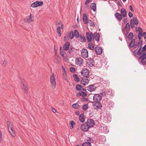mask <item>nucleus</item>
Wrapping results in <instances>:
<instances>
[{"label":"nucleus","instance_id":"7ed1b4c3","mask_svg":"<svg viewBox=\"0 0 146 146\" xmlns=\"http://www.w3.org/2000/svg\"><path fill=\"white\" fill-rule=\"evenodd\" d=\"M84 62V60L81 57H77L76 58L75 63L77 66H82Z\"/></svg>","mask_w":146,"mask_h":146},{"label":"nucleus","instance_id":"412c9836","mask_svg":"<svg viewBox=\"0 0 146 146\" xmlns=\"http://www.w3.org/2000/svg\"><path fill=\"white\" fill-rule=\"evenodd\" d=\"M70 44L68 42H67L64 44L63 46V49L64 50H67L70 47Z\"/></svg>","mask_w":146,"mask_h":146},{"label":"nucleus","instance_id":"c03bdc74","mask_svg":"<svg viewBox=\"0 0 146 146\" xmlns=\"http://www.w3.org/2000/svg\"><path fill=\"white\" fill-rule=\"evenodd\" d=\"M82 146H91V145L90 143L86 142L83 143Z\"/></svg>","mask_w":146,"mask_h":146},{"label":"nucleus","instance_id":"e433bc0d","mask_svg":"<svg viewBox=\"0 0 146 146\" xmlns=\"http://www.w3.org/2000/svg\"><path fill=\"white\" fill-rule=\"evenodd\" d=\"M74 49L72 46L70 47L68 50V52L70 54H72L73 52L74 51Z\"/></svg>","mask_w":146,"mask_h":146},{"label":"nucleus","instance_id":"aec40b11","mask_svg":"<svg viewBox=\"0 0 146 146\" xmlns=\"http://www.w3.org/2000/svg\"><path fill=\"white\" fill-rule=\"evenodd\" d=\"M142 42L141 40H140L137 44H135L134 46L133 47L134 49H136V48H139L140 47H141V46L142 45Z\"/></svg>","mask_w":146,"mask_h":146},{"label":"nucleus","instance_id":"dca6fc26","mask_svg":"<svg viewBox=\"0 0 146 146\" xmlns=\"http://www.w3.org/2000/svg\"><path fill=\"white\" fill-rule=\"evenodd\" d=\"M95 50L96 54H100L102 52V49L100 46H97L95 48Z\"/></svg>","mask_w":146,"mask_h":146},{"label":"nucleus","instance_id":"4be33fe9","mask_svg":"<svg viewBox=\"0 0 146 146\" xmlns=\"http://www.w3.org/2000/svg\"><path fill=\"white\" fill-rule=\"evenodd\" d=\"M120 12L121 13V15L124 17H127V11L126 10L123 8H122L120 10Z\"/></svg>","mask_w":146,"mask_h":146},{"label":"nucleus","instance_id":"0eeeda50","mask_svg":"<svg viewBox=\"0 0 146 146\" xmlns=\"http://www.w3.org/2000/svg\"><path fill=\"white\" fill-rule=\"evenodd\" d=\"M58 24H60L61 26L60 27H58L57 29V32L58 34V35L59 36H61V34L60 33L61 32V30H60V29H62L63 28V24L61 23V22L59 21L58 22V23L57 22L56 23V25H58Z\"/></svg>","mask_w":146,"mask_h":146},{"label":"nucleus","instance_id":"ddd939ff","mask_svg":"<svg viewBox=\"0 0 146 146\" xmlns=\"http://www.w3.org/2000/svg\"><path fill=\"white\" fill-rule=\"evenodd\" d=\"M86 36L87 41L89 42H91L92 38L94 37L92 33H89L88 32L86 33Z\"/></svg>","mask_w":146,"mask_h":146},{"label":"nucleus","instance_id":"f704fd0d","mask_svg":"<svg viewBox=\"0 0 146 146\" xmlns=\"http://www.w3.org/2000/svg\"><path fill=\"white\" fill-rule=\"evenodd\" d=\"M101 130L104 133H107L108 132V130L106 127L101 128Z\"/></svg>","mask_w":146,"mask_h":146},{"label":"nucleus","instance_id":"864d4df0","mask_svg":"<svg viewBox=\"0 0 146 146\" xmlns=\"http://www.w3.org/2000/svg\"><path fill=\"white\" fill-rule=\"evenodd\" d=\"M80 39L82 40V41L85 42V37L82 36L80 35Z\"/></svg>","mask_w":146,"mask_h":146},{"label":"nucleus","instance_id":"f03ea898","mask_svg":"<svg viewBox=\"0 0 146 146\" xmlns=\"http://www.w3.org/2000/svg\"><path fill=\"white\" fill-rule=\"evenodd\" d=\"M50 81L52 88L53 89H55L56 87V82L55 78L53 74L50 76Z\"/></svg>","mask_w":146,"mask_h":146},{"label":"nucleus","instance_id":"f257e3e1","mask_svg":"<svg viewBox=\"0 0 146 146\" xmlns=\"http://www.w3.org/2000/svg\"><path fill=\"white\" fill-rule=\"evenodd\" d=\"M138 60L140 61L142 64L145 65L146 64V53L144 52L139 58Z\"/></svg>","mask_w":146,"mask_h":146},{"label":"nucleus","instance_id":"20e7f679","mask_svg":"<svg viewBox=\"0 0 146 146\" xmlns=\"http://www.w3.org/2000/svg\"><path fill=\"white\" fill-rule=\"evenodd\" d=\"M43 4V2L42 1H36L32 3L31 5V6L33 8H35L39 6H41Z\"/></svg>","mask_w":146,"mask_h":146},{"label":"nucleus","instance_id":"a878e982","mask_svg":"<svg viewBox=\"0 0 146 146\" xmlns=\"http://www.w3.org/2000/svg\"><path fill=\"white\" fill-rule=\"evenodd\" d=\"M87 95V94L86 92L82 91L79 92L78 94H77L76 96H78L80 95L83 97H85Z\"/></svg>","mask_w":146,"mask_h":146},{"label":"nucleus","instance_id":"5701e85b","mask_svg":"<svg viewBox=\"0 0 146 146\" xmlns=\"http://www.w3.org/2000/svg\"><path fill=\"white\" fill-rule=\"evenodd\" d=\"M82 19L83 22L84 24H86L88 23L87 17L86 14H83L82 17Z\"/></svg>","mask_w":146,"mask_h":146},{"label":"nucleus","instance_id":"f3484780","mask_svg":"<svg viewBox=\"0 0 146 146\" xmlns=\"http://www.w3.org/2000/svg\"><path fill=\"white\" fill-rule=\"evenodd\" d=\"M96 87L94 85H91L87 87V90L90 92L94 91L96 90Z\"/></svg>","mask_w":146,"mask_h":146},{"label":"nucleus","instance_id":"79ce46f5","mask_svg":"<svg viewBox=\"0 0 146 146\" xmlns=\"http://www.w3.org/2000/svg\"><path fill=\"white\" fill-rule=\"evenodd\" d=\"M133 37V34L132 32H130L128 36V38L129 40H131L132 39Z\"/></svg>","mask_w":146,"mask_h":146},{"label":"nucleus","instance_id":"338daca9","mask_svg":"<svg viewBox=\"0 0 146 146\" xmlns=\"http://www.w3.org/2000/svg\"><path fill=\"white\" fill-rule=\"evenodd\" d=\"M130 9L132 12H134V10L133 8L132 7L131 5H130L129 6Z\"/></svg>","mask_w":146,"mask_h":146},{"label":"nucleus","instance_id":"393cba45","mask_svg":"<svg viewBox=\"0 0 146 146\" xmlns=\"http://www.w3.org/2000/svg\"><path fill=\"white\" fill-rule=\"evenodd\" d=\"M11 135L13 137H15L16 136V134L15 130L13 128L8 131Z\"/></svg>","mask_w":146,"mask_h":146},{"label":"nucleus","instance_id":"a19ab883","mask_svg":"<svg viewBox=\"0 0 146 146\" xmlns=\"http://www.w3.org/2000/svg\"><path fill=\"white\" fill-rule=\"evenodd\" d=\"M74 35L76 38H78L79 36V34L78 31L77 30H75L74 31Z\"/></svg>","mask_w":146,"mask_h":146},{"label":"nucleus","instance_id":"4d7b16f0","mask_svg":"<svg viewBox=\"0 0 146 146\" xmlns=\"http://www.w3.org/2000/svg\"><path fill=\"white\" fill-rule=\"evenodd\" d=\"M142 34H138V38L139 39V41L141 40V36H142Z\"/></svg>","mask_w":146,"mask_h":146},{"label":"nucleus","instance_id":"9d476101","mask_svg":"<svg viewBox=\"0 0 146 146\" xmlns=\"http://www.w3.org/2000/svg\"><path fill=\"white\" fill-rule=\"evenodd\" d=\"M88 77L82 78L81 81V84L84 86L88 84L89 82V80L88 79Z\"/></svg>","mask_w":146,"mask_h":146},{"label":"nucleus","instance_id":"a18cd8bd","mask_svg":"<svg viewBox=\"0 0 146 146\" xmlns=\"http://www.w3.org/2000/svg\"><path fill=\"white\" fill-rule=\"evenodd\" d=\"M74 35L72 31L70 32L69 33V38L70 39H72L74 38Z\"/></svg>","mask_w":146,"mask_h":146},{"label":"nucleus","instance_id":"37998d69","mask_svg":"<svg viewBox=\"0 0 146 146\" xmlns=\"http://www.w3.org/2000/svg\"><path fill=\"white\" fill-rule=\"evenodd\" d=\"M133 22L135 25H137L138 24V22L136 17H133Z\"/></svg>","mask_w":146,"mask_h":146},{"label":"nucleus","instance_id":"c9c22d12","mask_svg":"<svg viewBox=\"0 0 146 146\" xmlns=\"http://www.w3.org/2000/svg\"><path fill=\"white\" fill-rule=\"evenodd\" d=\"M8 123H7V127H8V131H9V130H10V129H13V127L12 125V124L10 123V122H9L8 121Z\"/></svg>","mask_w":146,"mask_h":146},{"label":"nucleus","instance_id":"39448f33","mask_svg":"<svg viewBox=\"0 0 146 146\" xmlns=\"http://www.w3.org/2000/svg\"><path fill=\"white\" fill-rule=\"evenodd\" d=\"M102 100V96L99 94H95L93 96V100L96 102L98 103Z\"/></svg>","mask_w":146,"mask_h":146},{"label":"nucleus","instance_id":"680f3d73","mask_svg":"<svg viewBox=\"0 0 146 146\" xmlns=\"http://www.w3.org/2000/svg\"><path fill=\"white\" fill-rule=\"evenodd\" d=\"M90 21L91 22V23H90V26L92 27L94 26L95 25L94 23V22L91 20H90Z\"/></svg>","mask_w":146,"mask_h":146},{"label":"nucleus","instance_id":"a211bd4d","mask_svg":"<svg viewBox=\"0 0 146 146\" xmlns=\"http://www.w3.org/2000/svg\"><path fill=\"white\" fill-rule=\"evenodd\" d=\"M55 59L56 63L57 64H60L61 62V58L57 54H56L55 56Z\"/></svg>","mask_w":146,"mask_h":146},{"label":"nucleus","instance_id":"0e129e2a","mask_svg":"<svg viewBox=\"0 0 146 146\" xmlns=\"http://www.w3.org/2000/svg\"><path fill=\"white\" fill-rule=\"evenodd\" d=\"M6 64H7V62L5 60H4L3 62V63L2 64V66H5L6 65Z\"/></svg>","mask_w":146,"mask_h":146},{"label":"nucleus","instance_id":"6e6552de","mask_svg":"<svg viewBox=\"0 0 146 146\" xmlns=\"http://www.w3.org/2000/svg\"><path fill=\"white\" fill-rule=\"evenodd\" d=\"M80 128L83 131L86 132L88 131L90 128L89 126H88L87 123H86L82 124Z\"/></svg>","mask_w":146,"mask_h":146},{"label":"nucleus","instance_id":"13d9d810","mask_svg":"<svg viewBox=\"0 0 146 146\" xmlns=\"http://www.w3.org/2000/svg\"><path fill=\"white\" fill-rule=\"evenodd\" d=\"M128 16L130 18H131L133 16V14L131 12H129L128 13Z\"/></svg>","mask_w":146,"mask_h":146},{"label":"nucleus","instance_id":"b1692460","mask_svg":"<svg viewBox=\"0 0 146 146\" xmlns=\"http://www.w3.org/2000/svg\"><path fill=\"white\" fill-rule=\"evenodd\" d=\"M94 37L93 38H95L97 42H98L100 40V37L99 34L98 33H95L94 34Z\"/></svg>","mask_w":146,"mask_h":146},{"label":"nucleus","instance_id":"58836bf2","mask_svg":"<svg viewBox=\"0 0 146 146\" xmlns=\"http://www.w3.org/2000/svg\"><path fill=\"white\" fill-rule=\"evenodd\" d=\"M135 29L136 30V31H138L139 32L138 34H142V30L141 28L140 27H136Z\"/></svg>","mask_w":146,"mask_h":146},{"label":"nucleus","instance_id":"69168bd1","mask_svg":"<svg viewBox=\"0 0 146 146\" xmlns=\"http://www.w3.org/2000/svg\"><path fill=\"white\" fill-rule=\"evenodd\" d=\"M142 51H143V52L145 51L146 50V45H145L143 48L142 49Z\"/></svg>","mask_w":146,"mask_h":146},{"label":"nucleus","instance_id":"603ef678","mask_svg":"<svg viewBox=\"0 0 146 146\" xmlns=\"http://www.w3.org/2000/svg\"><path fill=\"white\" fill-rule=\"evenodd\" d=\"M130 25L132 28H134L135 27V26L133 23V22L132 19H131L130 20Z\"/></svg>","mask_w":146,"mask_h":146},{"label":"nucleus","instance_id":"cd10ccee","mask_svg":"<svg viewBox=\"0 0 146 146\" xmlns=\"http://www.w3.org/2000/svg\"><path fill=\"white\" fill-rule=\"evenodd\" d=\"M90 7L94 11H96V6L95 3H92Z\"/></svg>","mask_w":146,"mask_h":146},{"label":"nucleus","instance_id":"ea45409f","mask_svg":"<svg viewBox=\"0 0 146 146\" xmlns=\"http://www.w3.org/2000/svg\"><path fill=\"white\" fill-rule=\"evenodd\" d=\"M75 124V122L74 121H71L69 123L70 128L71 129H72L73 128L74 125Z\"/></svg>","mask_w":146,"mask_h":146},{"label":"nucleus","instance_id":"6ab92c4d","mask_svg":"<svg viewBox=\"0 0 146 146\" xmlns=\"http://www.w3.org/2000/svg\"><path fill=\"white\" fill-rule=\"evenodd\" d=\"M115 16L119 21H121L122 19V15L118 13H115Z\"/></svg>","mask_w":146,"mask_h":146},{"label":"nucleus","instance_id":"de8ad7c7","mask_svg":"<svg viewBox=\"0 0 146 146\" xmlns=\"http://www.w3.org/2000/svg\"><path fill=\"white\" fill-rule=\"evenodd\" d=\"M130 28V26L129 23H128L126 24L125 26V30L127 31Z\"/></svg>","mask_w":146,"mask_h":146},{"label":"nucleus","instance_id":"2f4dec72","mask_svg":"<svg viewBox=\"0 0 146 146\" xmlns=\"http://www.w3.org/2000/svg\"><path fill=\"white\" fill-rule=\"evenodd\" d=\"M88 47L91 50H94L95 48V46L94 44L91 43L88 44Z\"/></svg>","mask_w":146,"mask_h":146},{"label":"nucleus","instance_id":"7c9ffc66","mask_svg":"<svg viewBox=\"0 0 146 146\" xmlns=\"http://www.w3.org/2000/svg\"><path fill=\"white\" fill-rule=\"evenodd\" d=\"M108 93V92L106 90H102L100 92V94L102 96H104L106 95Z\"/></svg>","mask_w":146,"mask_h":146},{"label":"nucleus","instance_id":"e2e57ef3","mask_svg":"<svg viewBox=\"0 0 146 146\" xmlns=\"http://www.w3.org/2000/svg\"><path fill=\"white\" fill-rule=\"evenodd\" d=\"M91 1V0H86L85 3V5H86L87 4H88Z\"/></svg>","mask_w":146,"mask_h":146},{"label":"nucleus","instance_id":"423d86ee","mask_svg":"<svg viewBox=\"0 0 146 146\" xmlns=\"http://www.w3.org/2000/svg\"><path fill=\"white\" fill-rule=\"evenodd\" d=\"M86 123L90 128L93 127L95 125L94 120L91 119H88Z\"/></svg>","mask_w":146,"mask_h":146},{"label":"nucleus","instance_id":"9b49d317","mask_svg":"<svg viewBox=\"0 0 146 146\" xmlns=\"http://www.w3.org/2000/svg\"><path fill=\"white\" fill-rule=\"evenodd\" d=\"M94 65V63L93 59L91 58H89L86 63V65L89 67H92Z\"/></svg>","mask_w":146,"mask_h":146},{"label":"nucleus","instance_id":"f8f14e48","mask_svg":"<svg viewBox=\"0 0 146 146\" xmlns=\"http://www.w3.org/2000/svg\"><path fill=\"white\" fill-rule=\"evenodd\" d=\"M82 75L83 77H87L89 73V71L86 68H84L81 72Z\"/></svg>","mask_w":146,"mask_h":146},{"label":"nucleus","instance_id":"c85d7f7f","mask_svg":"<svg viewBox=\"0 0 146 146\" xmlns=\"http://www.w3.org/2000/svg\"><path fill=\"white\" fill-rule=\"evenodd\" d=\"M84 116L83 114H81L80 115L79 118V120L81 122H84Z\"/></svg>","mask_w":146,"mask_h":146},{"label":"nucleus","instance_id":"5fc2aeb1","mask_svg":"<svg viewBox=\"0 0 146 146\" xmlns=\"http://www.w3.org/2000/svg\"><path fill=\"white\" fill-rule=\"evenodd\" d=\"M96 106V107L97 108H101L102 106L101 104L100 103H98L97 104L95 105Z\"/></svg>","mask_w":146,"mask_h":146},{"label":"nucleus","instance_id":"774afa93","mask_svg":"<svg viewBox=\"0 0 146 146\" xmlns=\"http://www.w3.org/2000/svg\"><path fill=\"white\" fill-rule=\"evenodd\" d=\"M51 110H52V111L54 113L56 112V110L54 108H53V107H51Z\"/></svg>","mask_w":146,"mask_h":146},{"label":"nucleus","instance_id":"49530a36","mask_svg":"<svg viewBox=\"0 0 146 146\" xmlns=\"http://www.w3.org/2000/svg\"><path fill=\"white\" fill-rule=\"evenodd\" d=\"M88 105L87 104H86L84 105L82 108V110L84 111H86L88 108Z\"/></svg>","mask_w":146,"mask_h":146},{"label":"nucleus","instance_id":"c756f323","mask_svg":"<svg viewBox=\"0 0 146 146\" xmlns=\"http://www.w3.org/2000/svg\"><path fill=\"white\" fill-rule=\"evenodd\" d=\"M73 76L74 80L76 82H79L80 81V79L77 75L76 74L73 75Z\"/></svg>","mask_w":146,"mask_h":146},{"label":"nucleus","instance_id":"2eb2a0df","mask_svg":"<svg viewBox=\"0 0 146 146\" xmlns=\"http://www.w3.org/2000/svg\"><path fill=\"white\" fill-rule=\"evenodd\" d=\"M34 17L31 14H30V15L28 16L27 18L24 19V21L25 22L27 23H30L33 21V20L32 19Z\"/></svg>","mask_w":146,"mask_h":146},{"label":"nucleus","instance_id":"bb28decb","mask_svg":"<svg viewBox=\"0 0 146 146\" xmlns=\"http://www.w3.org/2000/svg\"><path fill=\"white\" fill-rule=\"evenodd\" d=\"M135 39H133L129 44V46L130 48L133 47L135 45Z\"/></svg>","mask_w":146,"mask_h":146},{"label":"nucleus","instance_id":"09e8293b","mask_svg":"<svg viewBox=\"0 0 146 146\" xmlns=\"http://www.w3.org/2000/svg\"><path fill=\"white\" fill-rule=\"evenodd\" d=\"M63 77L64 78L65 80H67V74L66 71H63Z\"/></svg>","mask_w":146,"mask_h":146},{"label":"nucleus","instance_id":"bf43d9fd","mask_svg":"<svg viewBox=\"0 0 146 146\" xmlns=\"http://www.w3.org/2000/svg\"><path fill=\"white\" fill-rule=\"evenodd\" d=\"M2 135L1 132L0 131V143H1V139H2Z\"/></svg>","mask_w":146,"mask_h":146},{"label":"nucleus","instance_id":"4468645a","mask_svg":"<svg viewBox=\"0 0 146 146\" xmlns=\"http://www.w3.org/2000/svg\"><path fill=\"white\" fill-rule=\"evenodd\" d=\"M60 53L65 61H67L68 60L66 57L67 54L64 51L61 50V47L60 48Z\"/></svg>","mask_w":146,"mask_h":146},{"label":"nucleus","instance_id":"3c124183","mask_svg":"<svg viewBox=\"0 0 146 146\" xmlns=\"http://www.w3.org/2000/svg\"><path fill=\"white\" fill-rule=\"evenodd\" d=\"M139 48V49L138 50V55H140L142 52H143V51H142V49L141 48V47H140Z\"/></svg>","mask_w":146,"mask_h":146},{"label":"nucleus","instance_id":"8fccbe9b","mask_svg":"<svg viewBox=\"0 0 146 146\" xmlns=\"http://www.w3.org/2000/svg\"><path fill=\"white\" fill-rule=\"evenodd\" d=\"M136 49L135 50H134L133 52V54H134V56H137V55H138V50H137V49L138 48H136Z\"/></svg>","mask_w":146,"mask_h":146},{"label":"nucleus","instance_id":"4c0bfd02","mask_svg":"<svg viewBox=\"0 0 146 146\" xmlns=\"http://www.w3.org/2000/svg\"><path fill=\"white\" fill-rule=\"evenodd\" d=\"M23 88L25 90V92L26 93H27V86L25 84H23Z\"/></svg>","mask_w":146,"mask_h":146},{"label":"nucleus","instance_id":"72a5a7b5","mask_svg":"<svg viewBox=\"0 0 146 146\" xmlns=\"http://www.w3.org/2000/svg\"><path fill=\"white\" fill-rule=\"evenodd\" d=\"M82 86L80 84H77L76 86V90L78 91L82 90Z\"/></svg>","mask_w":146,"mask_h":146},{"label":"nucleus","instance_id":"6e6d98bb","mask_svg":"<svg viewBox=\"0 0 146 146\" xmlns=\"http://www.w3.org/2000/svg\"><path fill=\"white\" fill-rule=\"evenodd\" d=\"M70 71L71 72H74L75 71V68L74 67H70Z\"/></svg>","mask_w":146,"mask_h":146},{"label":"nucleus","instance_id":"473e14b6","mask_svg":"<svg viewBox=\"0 0 146 146\" xmlns=\"http://www.w3.org/2000/svg\"><path fill=\"white\" fill-rule=\"evenodd\" d=\"M72 107L75 109H78L80 107V106L78 103H75L72 105Z\"/></svg>","mask_w":146,"mask_h":146},{"label":"nucleus","instance_id":"1a4fd4ad","mask_svg":"<svg viewBox=\"0 0 146 146\" xmlns=\"http://www.w3.org/2000/svg\"><path fill=\"white\" fill-rule=\"evenodd\" d=\"M81 54L83 58H88V53L87 50L86 49H83L81 51Z\"/></svg>","mask_w":146,"mask_h":146},{"label":"nucleus","instance_id":"052dcab7","mask_svg":"<svg viewBox=\"0 0 146 146\" xmlns=\"http://www.w3.org/2000/svg\"><path fill=\"white\" fill-rule=\"evenodd\" d=\"M142 36H144L145 39L146 38V33L144 32L143 33H142Z\"/></svg>","mask_w":146,"mask_h":146}]
</instances>
